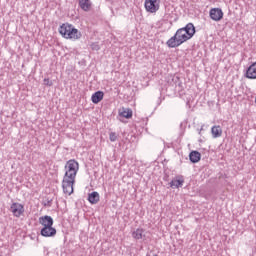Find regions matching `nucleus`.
I'll use <instances>...</instances> for the list:
<instances>
[{
    "instance_id": "f257e3e1",
    "label": "nucleus",
    "mask_w": 256,
    "mask_h": 256,
    "mask_svg": "<svg viewBox=\"0 0 256 256\" xmlns=\"http://www.w3.org/2000/svg\"><path fill=\"white\" fill-rule=\"evenodd\" d=\"M65 174L62 180V189L65 195H73V185L79 171V162L76 160L67 161L65 167Z\"/></svg>"
},
{
    "instance_id": "f03ea898",
    "label": "nucleus",
    "mask_w": 256,
    "mask_h": 256,
    "mask_svg": "<svg viewBox=\"0 0 256 256\" xmlns=\"http://www.w3.org/2000/svg\"><path fill=\"white\" fill-rule=\"evenodd\" d=\"M193 36L191 34H186L182 30H177L176 33L166 42L167 47L170 49H175L183 45V43L192 39Z\"/></svg>"
},
{
    "instance_id": "7ed1b4c3",
    "label": "nucleus",
    "mask_w": 256,
    "mask_h": 256,
    "mask_svg": "<svg viewBox=\"0 0 256 256\" xmlns=\"http://www.w3.org/2000/svg\"><path fill=\"white\" fill-rule=\"evenodd\" d=\"M59 33L64 37V39H73L74 41L81 39V33L79 30L69 23L62 24L59 27Z\"/></svg>"
},
{
    "instance_id": "20e7f679",
    "label": "nucleus",
    "mask_w": 256,
    "mask_h": 256,
    "mask_svg": "<svg viewBox=\"0 0 256 256\" xmlns=\"http://www.w3.org/2000/svg\"><path fill=\"white\" fill-rule=\"evenodd\" d=\"M161 0H145L144 7L148 13H157Z\"/></svg>"
},
{
    "instance_id": "39448f33",
    "label": "nucleus",
    "mask_w": 256,
    "mask_h": 256,
    "mask_svg": "<svg viewBox=\"0 0 256 256\" xmlns=\"http://www.w3.org/2000/svg\"><path fill=\"white\" fill-rule=\"evenodd\" d=\"M10 211L14 217H21L22 213H25V207L18 202H14L10 206Z\"/></svg>"
},
{
    "instance_id": "423d86ee",
    "label": "nucleus",
    "mask_w": 256,
    "mask_h": 256,
    "mask_svg": "<svg viewBox=\"0 0 256 256\" xmlns=\"http://www.w3.org/2000/svg\"><path fill=\"white\" fill-rule=\"evenodd\" d=\"M40 235H42V237H55V235H57V229L53 226L42 227Z\"/></svg>"
},
{
    "instance_id": "0eeeda50",
    "label": "nucleus",
    "mask_w": 256,
    "mask_h": 256,
    "mask_svg": "<svg viewBox=\"0 0 256 256\" xmlns=\"http://www.w3.org/2000/svg\"><path fill=\"white\" fill-rule=\"evenodd\" d=\"M210 19H212V21H221V19H223V10L220 8H212L210 10Z\"/></svg>"
},
{
    "instance_id": "6e6552de",
    "label": "nucleus",
    "mask_w": 256,
    "mask_h": 256,
    "mask_svg": "<svg viewBox=\"0 0 256 256\" xmlns=\"http://www.w3.org/2000/svg\"><path fill=\"white\" fill-rule=\"evenodd\" d=\"M38 223L42 225V227H53V217L49 215H45L39 218Z\"/></svg>"
},
{
    "instance_id": "1a4fd4ad",
    "label": "nucleus",
    "mask_w": 256,
    "mask_h": 256,
    "mask_svg": "<svg viewBox=\"0 0 256 256\" xmlns=\"http://www.w3.org/2000/svg\"><path fill=\"white\" fill-rule=\"evenodd\" d=\"M245 77L247 79H256V62L247 68Z\"/></svg>"
},
{
    "instance_id": "9d476101",
    "label": "nucleus",
    "mask_w": 256,
    "mask_h": 256,
    "mask_svg": "<svg viewBox=\"0 0 256 256\" xmlns=\"http://www.w3.org/2000/svg\"><path fill=\"white\" fill-rule=\"evenodd\" d=\"M179 30L192 37L195 35V25L193 23H188L185 27L179 28Z\"/></svg>"
},
{
    "instance_id": "9b49d317",
    "label": "nucleus",
    "mask_w": 256,
    "mask_h": 256,
    "mask_svg": "<svg viewBox=\"0 0 256 256\" xmlns=\"http://www.w3.org/2000/svg\"><path fill=\"white\" fill-rule=\"evenodd\" d=\"M104 95L105 94L103 93V91L95 92L91 97L92 103H94L95 105H97V103H101V101H103Z\"/></svg>"
},
{
    "instance_id": "f8f14e48",
    "label": "nucleus",
    "mask_w": 256,
    "mask_h": 256,
    "mask_svg": "<svg viewBox=\"0 0 256 256\" xmlns=\"http://www.w3.org/2000/svg\"><path fill=\"white\" fill-rule=\"evenodd\" d=\"M78 3L82 11H89L91 9V0H78Z\"/></svg>"
},
{
    "instance_id": "ddd939ff",
    "label": "nucleus",
    "mask_w": 256,
    "mask_h": 256,
    "mask_svg": "<svg viewBox=\"0 0 256 256\" xmlns=\"http://www.w3.org/2000/svg\"><path fill=\"white\" fill-rule=\"evenodd\" d=\"M211 133L214 139H217L223 135V130L221 129V126H213L211 128Z\"/></svg>"
},
{
    "instance_id": "4468645a",
    "label": "nucleus",
    "mask_w": 256,
    "mask_h": 256,
    "mask_svg": "<svg viewBox=\"0 0 256 256\" xmlns=\"http://www.w3.org/2000/svg\"><path fill=\"white\" fill-rule=\"evenodd\" d=\"M189 159H190L191 163H199V161H201V153H199L197 151H192L189 154Z\"/></svg>"
},
{
    "instance_id": "2eb2a0df",
    "label": "nucleus",
    "mask_w": 256,
    "mask_h": 256,
    "mask_svg": "<svg viewBox=\"0 0 256 256\" xmlns=\"http://www.w3.org/2000/svg\"><path fill=\"white\" fill-rule=\"evenodd\" d=\"M88 201L92 205H97L99 203V193L98 192H92L88 195Z\"/></svg>"
},
{
    "instance_id": "dca6fc26",
    "label": "nucleus",
    "mask_w": 256,
    "mask_h": 256,
    "mask_svg": "<svg viewBox=\"0 0 256 256\" xmlns=\"http://www.w3.org/2000/svg\"><path fill=\"white\" fill-rule=\"evenodd\" d=\"M183 183H185L183 179H174L170 182V187L172 189H179V187H183Z\"/></svg>"
},
{
    "instance_id": "f3484780",
    "label": "nucleus",
    "mask_w": 256,
    "mask_h": 256,
    "mask_svg": "<svg viewBox=\"0 0 256 256\" xmlns=\"http://www.w3.org/2000/svg\"><path fill=\"white\" fill-rule=\"evenodd\" d=\"M120 117H124L125 119H131L133 117V110L132 109H123L119 112Z\"/></svg>"
},
{
    "instance_id": "a211bd4d",
    "label": "nucleus",
    "mask_w": 256,
    "mask_h": 256,
    "mask_svg": "<svg viewBox=\"0 0 256 256\" xmlns=\"http://www.w3.org/2000/svg\"><path fill=\"white\" fill-rule=\"evenodd\" d=\"M143 233H145V230L138 228L132 233V237L134 239H143Z\"/></svg>"
},
{
    "instance_id": "6ab92c4d",
    "label": "nucleus",
    "mask_w": 256,
    "mask_h": 256,
    "mask_svg": "<svg viewBox=\"0 0 256 256\" xmlns=\"http://www.w3.org/2000/svg\"><path fill=\"white\" fill-rule=\"evenodd\" d=\"M109 139H110V141H111L112 143H115V141H117V133L111 132V133L109 134Z\"/></svg>"
},
{
    "instance_id": "aec40b11",
    "label": "nucleus",
    "mask_w": 256,
    "mask_h": 256,
    "mask_svg": "<svg viewBox=\"0 0 256 256\" xmlns=\"http://www.w3.org/2000/svg\"><path fill=\"white\" fill-rule=\"evenodd\" d=\"M92 51H99V49H101V47L99 46V43L94 42L90 45Z\"/></svg>"
},
{
    "instance_id": "412c9836",
    "label": "nucleus",
    "mask_w": 256,
    "mask_h": 256,
    "mask_svg": "<svg viewBox=\"0 0 256 256\" xmlns=\"http://www.w3.org/2000/svg\"><path fill=\"white\" fill-rule=\"evenodd\" d=\"M44 85H46L47 87H52L53 81L49 80V78H45Z\"/></svg>"
},
{
    "instance_id": "4be33fe9",
    "label": "nucleus",
    "mask_w": 256,
    "mask_h": 256,
    "mask_svg": "<svg viewBox=\"0 0 256 256\" xmlns=\"http://www.w3.org/2000/svg\"><path fill=\"white\" fill-rule=\"evenodd\" d=\"M172 81L175 83V85H177V83H179V76H173Z\"/></svg>"
},
{
    "instance_id": "5701e85b",
    "label": "nucleus",
    "mask_w": 256,
    "mask_h": 256,
    "mask_svg": "<svg viewBox=\"0 0 256 256\" xmlns=\"http://www.w3.org/2000/svg\"><path fill=\"white\" fill-rule=\"evenodd\" d=\"M200 131H203V128H201Z\"/></svg>"
}]
</instances>
